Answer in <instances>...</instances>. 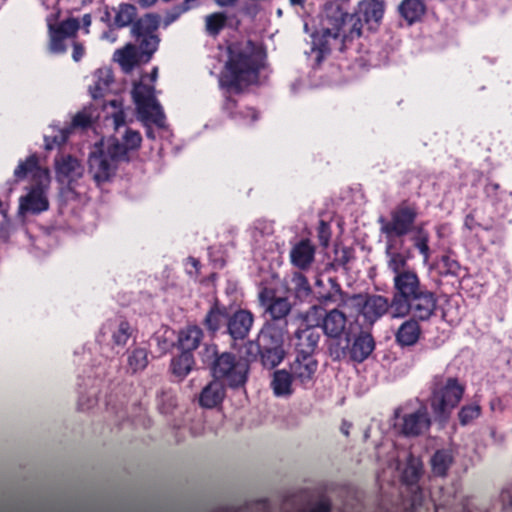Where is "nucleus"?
<instances>
[{
  "label": "nucleus",
  "mask_w": 512,
  "mask_h": 512,
  "mask_svg": "<svg viewBox=\"0 0 512 512\" xmlns=\"http://www.w3.org/2000/svg\"><path fill=\"white\" fill-rule=\"evenodd\" d=\"M384 9L383 1L362 0L355 14L345 13L340 8L327 13L321 30L312 34L316 62L320 64L332 50L344 51L348 42L361 36L364 24L369 30L374 29L381 21Z\"/></svg>",
  "instance_id": "nucleus-1"
},
{
  "label": "nucleus",
  "mask_w": 512,
  "mask_h": 512,
  "mask_svg": "<svg viewBox=\"0 0 512 512\" xmlns=\"http://www.w3.org/2000/svg\"><path fill=\"white\" fill-rule=\"evenodd\" d=\"M265 57L262 47L252 40L244 45L229 47L228 60L219 79L220 87L225 90L222 110L229 118L232 119L238 110L237 100L230 93L240 94L244 86L258 79Z\"/></svg>",
  "instance_id": "nucleus-2"
},
{
  "label": "nucleus",
  "mask_w": 512,
  "mask_h": 512,
  "mask_svg": "<svg viewBox=\"0 0 512 512\" xmlns=\"http://www.w3.org/2000/svg\"><path fill=\"white\" fill-rule=\"evenodd\" d=\"M202 362L209 366L213 378L232 389L244 387L250 371V358L232 352L217 351L216 346H205L201 352Z\"/></svg>",
  "instance_id": "nucleus-3"
},
{
  "label": "nucleus",
  "mask_w": 512,
  "mask_h": 512,
  "mask_svg": "<svg viewBox=\"0 0 512 512\" xmlns=\"http://www.w3.org/2000/svg\"><path fill=\"white\" fill-rule=\"evenodd\" d=\"M430 391L428 401L433 419L441 427H444L450 419L452 411L463 398L465 386L459 382L457 377L438 374L431 381Z\"/></svg>",
  "instance_id": "nucleus-4"
},
{
  "label": "nucleus",
  "mask_w": 512,
  "mask_h": 512,
  "mask_svg": "<svg viewBox=\"0 0 512 512\" xmlns=\"http://www.w3.org/2000/svg\"><path fill=\"white\" fill-rule=\"evenodd\" d=\"M390 218L380 217V232L388 242L405 237L413 233L420 225H417L419 206L416 202L404 199L396 204L390 211Z\"/></svg>",
  "instance_id": "nucleus-5"
},
{
  "label": "nucleus",
  "mask_w": 512,
  "mask_h": 512,
  "mask_svg": "<svg viewBox=\"0 0 512 512\" xmlns=\"http://www.w3.org/2000/svg\"><path fill=\"white\" fill-rule=\"evenodd\" d=\"M304 321L321 328L330 342H340L341 338L351 341L354 326L347 327V316L338 308L326 310L323 305H313L305 313Z\"/></svg>",
  "instance_id": "nucleus-6"
},
{
  "label": "nucleus",
  "mask_w": 512,
  "mask_h": 512,
  "mask_svg": "<svg viewBox=\"0 0 512 512\" xmlns=\"http://www.w3.org/2000/svg\"><path fill=\"white\" fill-rule=\"evenodd\" d=\"M356 333L353 330L351 341L345 340V345L341 342H329L328 351L333 360H341L346 356L353 362H364L375 349V341L371 333L363 331Z\"/></svg>",
  "instance_id": "nucleus-7"
},
{
  "label": "nucleus",
  "mask_w": 512,
  "mask_h": 512,
  "mask_svg": "<svg viewBox=\"0 0 512 512\" xmlns=\"http://www.w3.org/2000/svg\"><path fill=\"white\" fill-rule=\"evenodd\" d=\"M132 98L136 105L139 118L144 122H152L163 127L165 115L161 105L155 97V89L142 82L135 83L132 89Z\"/></svg>",
  "instance_id": "nucleus-8"
},
{
  "label": "nucleus",
  "mask_w": 512,
  "mask_h": 512,
  "mask_svg": "<svg viewBox=\"0 0 512 512\" xmlns=\"http://www.w3.org/2000/svg\"><path fill=\"white\" fill-rule=\"evenodd\" d=\"M438 296L435 291L425 287L410 298L403 306L392 312V318L414 317L422 322L429 321L437 311Z\"/></svg>",
  "instance_id": "nucleus-9"
},
{
  "label": "nucleus",
  "mask_w": 512,
  "mask_h": 512,
  "mask_svg": "<svg viewBox=\"0 0 512 512\" xmlns=\"http://www.w3.org/2000/svg\"><path fill=\"white\" fill-rule=\"evenodd\" d=\"M160 26L158 14L147 13L138 18L131 27V34L140 49L147 55L146 61H150L157 51L160 38L157 34Z\"/></svg>",
  "instance_id": "nucleus-10"
},
{
  "label": "nucleus",
  "mask_w": 512,
  "mask_h": 512,
  "mask_svg": "<svg viewBox=\"0 0 512 512\" xmlns=\"http://www.w3.org/2000/svg\"><path fill=\"white\" fill-rule=\"evenodd\" d=\"M50 179L31 183L27 187V192L19 198L18 215L26 217L28 215H39L49 210L50 202L47 196Z\"/></svg>",
  "instance_id": "nucleus-11"
},
{
  "label": "nucleus",
  "mask_w": 512,
  "mask_h": 512,
  "mask_svg": "<svg viewBox=\"0 0 512 512\" xmlns=\"http://www.w3.org/2000/svg\"><path fill=\"white\" fill-rule=\"evenodd\" d=\"M365 323L372 326L386 313L392 316V300L378 294H354L351 297Z\"/></svg>",
  "instance_id": "nucleus-12"
},
{
  "label": "nucleus",
  "mask_w": 512,
  "mask_h": 512,
  "mask_svg": "<svg viewBox=\"0 0 512 512\" xmlns=\"http://www.w3.org/2000/svg\"><path fill=\"white\" fill-rule=\"evenodd\" d=\"M141 143L142 136L140 132L125 127V132L121 138L111 137L108 140L105 150L108 152V156L116 161L117 164L120 162L128 163L132 159L131 154L140 149Z\"/></svg>",
  "instance_id": "nucleus-13"
},
{
  "label": "nucleus",
  "mask_w": 512,
  "mask_h": 512,
  "mask_svg": "<svg viewBox=\"0 0 512 512\" xmlns=\"http://www.w3.org/2000/svg\"><path fill=\"white\" fill-rule=\"evenodd\" d=\"M259 300L265 308V313L269 316L266 323L288 328L287 316L292 309L288 298L276 296L273 289L265 287L259 293Z\"/></svg>",
  "instance_id": "nucleus-14"
},
{
  "label": "nucleus",
  "mask_w": 512,
  "mask_h": 512,
  "mask_svg": "<svg viewBox=\"0 0 512 512\" xmlns=\"http://www.w3.org/2000/svg\"><path fill=\"white\" fill-rule=\"evenodd\" d=\"M392 312L403 306L410 298L427 287L415 270L393 276Z\"/></svg>",
  "instance_id": "nucleus-15"
},
{
  "label": "nucleus",
  "mask_w": 512,
  "mask_h": 512,
  "mask_svg": "<svg viewBox=\"0 0 512 512\" xmlns=\"http://www.w3.org/2000/svg\"><path fill=\"white\" fill-rule=\"evenodd\" d=\"M88 164L89 172L97 184L110 181L118 169V164L108 156V152L102 144L95 145L94 150L89 155Z\"/></svg>",
  "instance_id": "nucleus-16"
},
{
  "label": "nucleus",
  "mask_w": 512,
  "mask_h": 512,
  "mask_svg": "<svg viewBox=\"0 0 512 512\" xmlns=\"http://www.w3.org/2000/svg\"><path fill=\"white\" fill-rule=\"evenodd\" d=\"M398 419L395 427L405 437H418L425 434L429 431L432 423L425 406H421L411 413H405Z\"/></svg>",
  "instance_id": "nucleus-17"
},
{
  "label": "nucleus",
  "mask_w": 512,
  "mask_h": 512,
  "mask_svg": "<svg viewBox=\"0 0 512 512\" xmlns=\"http://www.w3.org/2000/svg\"><path fill=\"white\" fill-rule=\"evenodd\" d=\"M254 323V315L246 309H238L229 314L226 323V333L231 339L236 341L244 340L248 335Z\"/></svg>",
  "instance_id": "nucleus-18"
},
{
  "label": "nucleus",
  "mask_w": 512,
  "mask_h": 512,
  "mask_svg": "<svg viewBox=\"0 0 512 512\" xmlns=\"http://www.w3.org/2000/svg\"><path fill=\"white\" fill-rule=\"evenodd\" d=\"M317 369L318 361L314 356L296 355L294 361L290 364V372L295 383L300 384L305 389L313 385Z\"/></svg>",
  "instance_id": "nucleus-19"
},
{
  "label": "nucleus",
  "mask_w": 512,
  "mask_h": 512,
  "mask_svg": "<svg viewBox=\"0 0 512 512\" xmlns=\"http://www.w3.org/2000/svg\"><path fill=\"white\" fill-rule=\"evenodd\" d=\"M51 49L57 53H63L66 50L64 40L76 35L79 30V21L75 18H68L59 24L49 23Z\"/></svg>",
  "instance_id": "nucleus-20"
},
{
  "label": "nucleus",
  "mask_w": 512,
  "mask_h": 512,
  "mask_svg": "<svg viewBox=\"0 0 512 512\" xmlns=\"http://www.w3.org/2000/svg\"><path fill=\"white\" fill-rule=\"evenodd\" d=\"M317 328V326L306 323L304 328H300L295 332L294 346L296 355L314 356L321 337Z\"/></svg>",
  "instance_id": "nucleus-21"
},
{
  "label": "nucleus",
  "mask_w": 512,
  "mask_h": 512,
  "mask_svg": "<svg viewBox=\"0 0 512 512\" xmlns=\"http://www.w3.org/2000/svg\"><path fill=\"white\" fill-rule=\"evenodd\" d=\"M315 254V245L309 239H301L290 250V262L300 271H307L315 261Z\"/></svg>",
  "instance_id": "nucleus-22"
},
{
  "label": "nucleus",
  "mask_w": 512,
  "mask_h": 512,
  "mask_svg": "<svg viewBox=\"0 0 512 512\" xmlns=\"http://www.w3.org/2000/svg\"><path fill=\"white\" fill-rule=\"evenodd\" d=\"M288 328L276 326L273 323H265L261 328L256 341L255 348H278L284 349L285 335Z\"/></svg>",
  "instance_id": "nucleus-23"
},
{
  "label": "nucleus",
  "mask_w": 512,
  "mask_h": 512,
  "mask_svg": "<svg viewBox=\"0 0 512 512\" xmlns=\"http://www.w3.org/2000/svg\"><path fill=\"white\" fill-rule=\"evenodd\" d=\"M28 175H31L32 183L50 179L48 170L39 165V158L36 154H31L24 161H20L14 170V177L17 181L25 179Z\"/></svg>",
  "instance_id": "nucleus-24"
},
{
  "label": "nucleus",
  "mask_w": 512,
  "mask_h": 512,
  "mask_svg": "<svg viewBox=\"0 0 512 512\" xmlns=\"http://www.w3.org/2000/svg\"><path fill=\"white\" fill-rule=\"evenodd\" d=\"M55 170L58 178L73 182L82 177L84 167L72 155H59L55 158Z\"/></svg>",
  "instance_id": "nucleus-25"
},
{
  "label": "nucleus",
  "mask_w": 512,
  "mask_h": 512,
  "mask_svg": "<svg viewBox=\"0 0 512 512\" xmlns=\"http://www.w3.org/2000/svg\"><path fill=\"white\" fill-rule=\"evenodd\" d=\"M247 354L250 362L255 360L257 355L260 357V362L264 368L273 369L277 367L285 358L286 352L284 349L278 348H255L254 341H249L246 344Z\"/></svg>",
  "instance_id": "nucleus-26"
},
{
  "label": "nucleus",
  "mask_w": 512,
  "mask_h": 512,
  "mask_svg": "<svg viewBox=\"0 0 512 512\" xmlns=\"http://www.w3.org/2000/svg\"><path fill=\"white\" fill-rule=\"evenodd\" d=\"M229 316L227 307L215 299L207 311L202 324L211 336H215Z\"/></svg>",
  "instance_id": "nucleus-27"
},
{
  "label": "nucleus",
  "mask_w": 512,
  "mask_h": 512,
  "mask_svg": "<svg viewBox=\"0 0 512 512\" xmlns=\"http://www.w3.org/2000/svg\"><path fill=\"white\" fill-rule=\"evenodd\" d=\"M418 320L411 317L405 320L397 329L395 333V340L401 347H409L415 345L422 333Z\"/></svg>",
  "instance_id": "nucleus-28"
},
{
  "label": "nucleus",
  "mask_w": 512,
  "mask_h": 512,
  "mask_svg": "<svg viewBox=\"0 0 512 512\" xmlns=\"http://www.w3.org/2000/svg\"><path fill=\"white\" fill-rule=\"evenodd\" d=\"M118 62L125 72L131 71L139 63H148L146 61L147 55L144 54L143 49H140L136 44H127L123 49L116 52Z\"/></svg>",
  "instance_id": "nucleus-29"
},
{
  "label": "nucleus",
  "mask_w": 512,
  "mask_h": 512,
  "mask_svg": "<svg viewBox=\"0 0 512 512\" xmlns=\"http://www.w3.org/2000/svg\"><path fill=\"white\" fill-rule=\"evenodd\" d=\"M204 337L203 330L197 325H188L178 334V347L183 352L193 353Z\"/></svg>",
  "instance_id": "nucleus-30"
},
{
  "label": "nucleus",
  "mask_w": 512,
  "mask_h": 512,
  "mask_svg": "<svg viewBox=\"0 0 512 512\" xmlns=\"http://www.w3.org/2000/svg\"><path fill=\"white\" fill-rule=\"evenodd\" d=\"M294 377L286 369L275 370L272 374L270 387L277 397H289L293 394Z\"/></svg>",
  "instance_id": "nucleus-31"
},
{
  "label": "nucleus",
  "mask_w": 512,
  "mask_h": 512,
  "mask_svg": "<svg viewBox=\"0 0 512 512\" xmlns=\"http://www.w3.org/2000/svg\"><path fill=\"white\" fill-rule=\"evenodd\" d=\"M225 397V385L215 379L201 391L199 404L204 408H214L222 403Z\"/></svg>",
  "instance_id": "nucleus-32"
},
{
  "label": "nucleus",
  "mask_w": 512,
  "mask_h": 512,
  "mask_svg": "<svg viewBox=\"0 0 512 512\" xmlns=\"http://www.w3.org/2000/svg\"><path fill=\"white\" fill-rule=\"evenodd\" d=\"M393 244L392 242L387 241L386 245V256L387 260V268L390 272H392L393 276L401 275L404 272L412 271L413 268L408 266L409 255H405L398 251H392Z\"/></svg>",
  "instance_id": "nucleus-33"
},
{
  "label": "nucleus",
  "mask_w": 512,
  "mask_h": 512,
  "mask_svg": "<svg viewBox=\"0 0 512 512\" xmlns=\"http://www.w3.org/2000/svg\"><path fill=\"white\" fill-rule=\"evenodd\" d=\"M454 457L449 449H438L430 459L431 470L435 476L446 477Z\"/></svg>",
  "instance_id": "nucleus-34"
},
{
  "label": "nucleus",
  "mask_w": 512,
  "mask_h": 512,
  "mask_svg": "<svg viewBox=\"0 0 512 512\" xmlns=\"http://www.w3.org/2000/svg\"><path fill=\"white\" fill-rule=\"evenodd\" d=\"M108 328L112 332V341L117 346H124L132 335L130 323L121 318L118 322L108 320L103 329Z\"/></svg>",
  "instance_id": "nucleus-35"
},
{
  "label": "nucleus",
  "mask_w": 512,
  "mask_h": 512,
  "mask_svg": "<svg viewBox=\"0 0 512 512\" xmlns=\"http://www.w3.org/2000/svg\"><path fill=\"white\" fill-rule=\"evenodd\" d=\"M426 6L423 0H403L399 5V13L409 24L421 19L425 14Z\"/></svg>",
  "instance_id": "nucleus-36"
},
{
  "label": "nucleus",
  "mask_w": 512,
  "mask_h": 512,
  "mask_svg": "<svg viewBox=\"0 0 512 512\" xmlns=\"http://www.w3.org/2000/svg\"><path fill=\"white\" fill-rule=\"evenodd\" d=\"M194 364L193 353L181 351L178 356L172 358L170 369L173 375L182 380L191 372Z\"/></svg>",
  "instance_id": "nucleus-37"
},
{
  "label": "nucleus",
  "mask_w": 512,
  "mask_h": 512,
  "mask_svg": "<svg viewBox=\"0 0 512 512\" xmlns=\"http://www.w3.org/2000/svg\"><path fill=\"white\" fill-rule=\"evenodd\" d=\"M137 8L132 4H120L116 10L114 24L118 28H123L128 25H133L137 20Z\"/></svg>",
  "instance_id": "nucleus-38"
},
{
  "label": "nucleus",
  "mask_w": 512,
  "mask_h": 512,
  "mask_svg": "<svg viewBox=\"0 0 512 512\" xmlns=\"http://www.w3.org/2000/svg\"><path fill=\"white\" fill-rule=\"evenodd\" d=\"M429 239V232L424 229L422 224L413 232L411 237L413 246L422 255L424 262H427L430 258Z\"/></svg>",
  "instance_id": "nucleus-39"
},
{
  "label": "nucleus",
  "mask_w": 512,
  "mask_h": 512,
  "mask_svg": "<svg viewBox=\"0 0 512 512\" xmlns=\"http://www.w3.org/2000/svg\"><path fill=\"white\" fill-rule=\"evenodd\" d=\"M330 289L325 294H320L318 296L319 305H326L328 303H336L338 299L342 302L345 301L346 294L343 292L341 285L339 284L336 277H330L328 279Z\"/></svg>",
  "instance_id": "nucleus-40"
},
{
  "label": "nucleus",
  "mask_w": 512,
  "mask_h": 512,
  "mask_svg": "<svg viewBox=\"0 0 512 512\" xmlns=\"http://www.w3.org/2000/svg\"><path fill=\"white\" fill-rule=\"evenodd\" d=\"M228 17L224 12H214L205 18L206 32L210 36H218L226 26Z\"/></svg>",
  "instance_id": "nucleus-41"
},
{
  "label": "nucleus",
  "mask_w": 512,
  "mask_h": 512,
  "mask_svg": "<svg viewBox=\"0 0 512 512\" xmlns=\"http://www.w3.org/2000/svg\"><path fill=\"white\" fill-rule=\"evenodd\" d=\"M128 367L132 373L144 370L148 365V351L145 348H135L128 355Z\"/></svg>",
  "instance_id": "nucleus-42"
},
{
  "label": "nucleus",
  "mask_w": 512,
  "mask_h": 512,
  "mask_svg": "<svg viewBox=\"0 0 512 512\" xmlns=\"http://www.w3.org/2000/svg\"><path fill=\"white\" fill-rule=\"evenodd\" d=\"M291 283L295 296L299 299L307 298L312 293V288L307 277L301 272H294L291 277Z\"/></svg>",
  "instance_id": "nucleus-43"
},
{
  "label": "nucleus",
  "mask_w": 512,
  "mask_h": 512,
  "mask_svg": "<svg viewBox=\"0 0 512 512\" xmlns=\"http://www.w3.org/2000/svg\"><path fill=\"white\" fill-rule=\"evenodd\" d=\"M113 82V76L109 70H99L97 81L93 86H90L89 91L93 99H99L104 96L105 91Z\"/></svg>",
  "instance_id": "nucleus-44"
},
{
  "label": "nucleus",
  "mask_w": 512,
  "mask_h": 512,
  "mask_svg": "<svg viewBox=\"0 0 512 512\" xmlns=\"http://www.w3.org/2000/svg\"><path fill=\"white\" fill-rule=\"evenodd\" d=\"M71 133L70 128L59 129L53 135L44 136V147L47 151H51L56 147L64 145Z\"/></svg>",
  "instance_id": "nucleus-45"
},
{
  "label": "nucleus",
  "mask_w": 512,
  "mask_h": 512,
  "mask_svg": "<svg viewBox=\"0 0 512 512\" xmlns=\"http://www.w3.org/2000/svg\"><path fill=\"white\" fill-rule=\"evenodd\" d=\"M481 412V406L477 403L464 405L458 412L459 423L462 426H466L477 419L481 415Z\"/></svg>",
  "instance_id": "nucleus-46"
},
{
  "label": "nucleus",
  "mask_w": 512,
  "mask_h": 512,
  "mask_svg": "<svg viewBox=\"0 0 512 512\" xmlns=\"http://www.w3.org/2000/svg\"><path fill=\"white\" fill-rule=\"evenodd\" d=\"M195 5V0H184L181 4L168 10L164 17V26L167 27L175 22L183 13L189 11Z\"/></svg>",
  "instance_id": "nucleus-47"
},
{
  "label": "nucleus",
  "mask_w": 512,
  "mask_h": 512,
  "mask_svg": "<svg viewBox=\"0 0 512 512\" xmlns=\"http://www.w3.org/2000/svg\"><path fill=\"white\" fill-rule=\"evenodd\" d=\"M258 111L253 107H244L236 111L235 116L232 118L241 123H253L258 120Z\"/></svg>",
  "instance_id": "nucleus-48"
},
{
  "label": "nucleus",
  "mask_w": 512,
  "mask_h": 512,
  "mask_svg": "<svg viewBox=\"0 0 512 512\" xmlns=\"http://www.w3.org/2000/svg\"><path fill=\"white\" fill-rule=\"evenodd\" d=\"M158 406L162 413H169L176 407V398L169 391H162L157 395Z\"/></svg>",
  "instance_id": "nucleus-49"
},
{
  "label": "nucleus",
  "mask_w": 512,
  "mask_h": 512,
  "mask_svg": "<svg viewBox=\"0 0 512 512\" xmlns=\"http://www.w3.org/2000/svg\"><path fill=\"white\" fill-rule=\"evenodd\" d=\"M441 264L443 266L445 275H452V276L459 275L461 266H460V263L456 259L451 258L449 255H443L441 257Z\"/></svg>",
  "instance_id": "nucleus-50"
},
{
  "label": "nucleus",
  "mask_w": 512,
  "mask_h": 512,
  "mask_svg": "<svg viewBox=\"0 0 512 512\" xmlns=\"http://www.w3.org/2000/svg\"><path fill=\"white\" fill-rule=\"evenodd\" d=\"M331 234L330 224L321 219L317 227V238L321 246L327 247L329 245Z\"/></svg>",
  "instance_id": "nucleus-51"
},
{
  "label": "nucleus",
  "mask_w": 512,
  "mask_h": 512,
  "mask_svg": "<svg viewBox=\"0 0 512 512\" xmlns=\"http://www.w3.org/2000/svg\"><path fill=\"white\" fill-rule=\"evenodd\" d=\"M92 124L91 115L85 111L77 112L72 118L71 127L72 128H82L86 129L90 127Z\"/></svg>",
  "instance_id": "nucleus-52"
},
{
  "label": "nucleus",
  "mask_w": 512,
  "mask_h": 512,
  "mask_svg": "<svg viewBox=\"0 0 512 512\" xmlns=\"http://www.w3.org/2000/svg\"><path fill=\"white\" fill-rule=\"evenodd\" d=\"M420 477L421 471L416 466H409L404 472V478L411 484L418 482Z\"/></svg>",
  "instance_id": "nucleus-53"
},
{
  "label": "nucleus",
  "mask_w": 512,
  "mask_h": 512,
  "mask_svg": "<svg viewBox=\"0 0 512 512\" xmlns=\"http://www.w3.org/2000/svg\"><path fill=\"white\" fill-rule=\"evenodd\" d=\"M126 115L124 111L120 110L113 114V123L115 129L118 130L120 127L125 126Z\"/></svg>",
  "instance_id": "nucleus-54"
},
{
  "label": "nucleus",
  "mask_w": 512,
  "mask_h": 512,
  "mask_svg": "<svg viewBox=\"0 0 512 512\" xmlns=\"http://www.w3.org/2000/svg\"><path fill=\"white\" fill-rule=\"evenodd\" d=\"M84 55V47L81 43L74 42L72 57L75 61H79Z\"/></svg>",
  "instance_id": "nucleus-55"
},
{
  "label": "nucleus",
  "mask_w": 512,
  "mask_h": 512,
  "mask_svg": "<svg viewBox=\"0 0 512 512\" xmlns=\"http://www.w3.org/2000/svg\"><path fill=\"white\" fill-rule=\"evenodd\" d=\"M309 512H331V505L329 502L317 503Z\"/></svg>",
  "instance_id": "nucleus-56"
},
{
  "label": "nucleus",
  "mask_w": 512,
  "mask_h": 512,
  "mask_svg": "<svg viewBox=\"0 0 512 512\" xmlns=\"http://www.w3.org/2000/svg\"><path fill=\"white\" fill-rule=\"evenodd\" d=\"M239 0H214L215 4L219 7H234Z\"/></svg>",
  "instance_id": "nucleus-57"
},
{
  "label": "nucleus",
  "mask_w": 512,
  "mask_h": 512,
  "mask_svg": "<svg viewBox=\"0 0 512 512\" xmlns=\"http://www.w3.org/2000/svg\"><path fill=\"white\" fill-rule=\"evenodd\" d=\"M187 263L191 265V267L195 270V274H198L200 271L201 263L198 259L194 257H188Z\"/></svg>",
  "instance_id": "nucleus-58"
},
{
  "label": "nucleus",
  "mask_w": 512,
  "mask_h": 512,
  "mask_svg": "<svg viewBox=\"0 0 512 512\" xmlns=\"http://www.w3.org/2000/svg\"><path fill=\"white\" fill-rule=\"evenodd\" d=\"M341 264L345 265L349 262V256L347 250H343V254L340 258Z\"/></svg>",
  "instance_id": "nucleus-59"
},
{
  "label": "nucleus",
  "mask_w": 512,
  "mask_h": 512,
  "mask_svg": "<svg viewBox=\"0 0 512 512\" xmlns=\"http://www.w3.org/2000/svg\"><path fill=\"white\" fill-rule=\"evenodd\" d=\"M157 0H138L139 4L143 7H149L153 5Z\"/></svg>",
  "instance_id": "nucleus-60"
},
{
  "label": "nucleus",
  "mask_w": 512,
  "mask_h": 512,
  "mask_svg": "<svg viewBox=\"0 0 512 512\" xmlns=\"http://www.w3.org/2000/svg\"><path fill=\"white\" fill-rule=\"evenodd\" d=\"M157 76H158V68H157V67H154V68L152 69V71H151L150 75H149L150 80H151V81H153V82H154V81H156Z\"/></svg>",
  "instance_id": "nucleus-61"
},
{
  "label": "nucleus",
  "mask_w": 512,
  "mask_h": 512,
  "mask_svg": "<svg viewBox=\"0 0 512 512\" xmlns=\"http://www.w3.org/2000/svg\"><path fill=\"white\" fill-rule=\"evenodd\" d=\"M82 22L84 26H89L91 24V16L90 14H85L82 18Z\"/></svg>",
  "instance_id": "nucleus-62"
},
{
  "label": "nucleus",
  "mask_w": 512,
  "mask_h": 512,
  "mask_svg": "<svg viewBox=\"0 0 512 512\" xmlns=\"http://www.w3.org/2000/svg\"><path fill=\"white\" fill-rule=\"evenodd\" d=\"M290 3L292 5H303L304 4V0H290Z\"/></svg>",
  "instance_id": "nucleus-63"
},
{
  "label": "nucleus",
  "mask_w": 512,
  "mask_h": 512,
  "mask_svg": "<svg viewBox=\"0 0 512 512\" xmlns=\"http://www.w3.org/2000/svg\"><path fill=\"white\" fill-rule=\"evenodd\" d=\"M0 214L6 215V210L4 209L3 202L0 200Z\"/></svg>",
  "instance_id": "nucleus-64"
}]
</instances>
